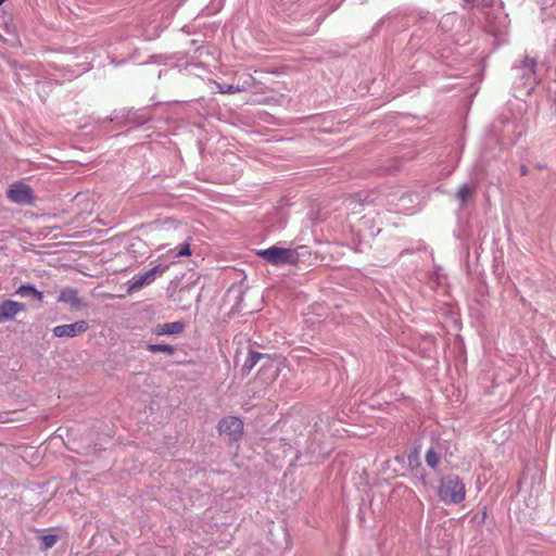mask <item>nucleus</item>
<instances>
[{"instance_id":"f257e3e1","label":"nucleus","mask_w":556,"mask_h":556,"mask_svg":"<svg viewBox=\"0 0 556 556\" xmlns=\"http://www.w3.org/2000/svg\"><path fill=\"white\" fill-rule=\"evenodd\" d=\"M438 494L445 504H459L466 497L465 484L457 475H446L440 480Z\"/></svg>"},{"instance_id":"f03ea898","label":"nucleus","mask_w":556,"mask_h":556,"mask_svg":"<svg viewBox=\"0 0 556 556\" xmlns=\"http://www.w3.org/2000/svg\"><path fill=\"white\" fill-rule=\"evenodd\" d=\"M256 254L274 266L295 265L300 260L295 250L276 245L260 250Z\"/></svg>"},{"instance_id":"7ed1b4c3","label":"nucleus","mask_w":556,"mask_h":556,"mask_svg":"<svg viewBox=\"0 0 556 556\" xmlns=\"http://www.w3.org/2000/svg\"><path fill=\"white\" fill-rule=\"evenodd\" d=\"M7 198L18 205H30L35 201L34 190L23 182H14L8 189Z\"/></svg>"},{"instance_id":"20e7f679","label":"nucleus","mask_w":556,"mask_h":556,"mask_svg":"<svg viewBox=\"0 0 556 556\" xmlns=\"http://www.w3.org/2000/svg\"><path fill=\"white\" fill-rule=\"evenodd\" d=\"M167 267V265L160 264L141 275L135 276L129 281V287L127 289L128 293L138 291L142 289L144 286L152 283L155 280L156 276H162L165 273Z\"/></svg>"},{"instance_id":"39448f33","label":"nucleus","mask_w":556,"mask_h":556,"mask_svg":"<svg viewBox=\"0 0 556 556\" xmlns=\"http://www.w3.org/2000/svg\"><path fill=\"white\" fill-rule=\"evenodd\" d=\"M218 431L228 435L230 441H237L242 434L243 422L238 417H225L218 422Z\"/></svg>"},{"instance_id":"423d86ee","label":"nucleus","mask_w":556,"mask_h":556,"mask_svg":"<svg viewBox=\"0 0 556 556\" xmlns=\"http://www.w3.org/2000/svg\"><path fill=\"white\" fill-rule=\"evenodd\" d=\"M89 328L86 320H78L73 324L59 325L52 329V333L58 338H75L85 333Z\"/></svg>"},{"instance_id":"0eeeda50","label":"nucleus","mask_w":556,"mask_h":556,"mask_svg":"<svg viewBox=\"0 0 556 556\" xmlns=\"http://www.w3.org/2000/svg\"><path fill=\"white\" fill-rule=\"evenodd\" d=\"M26 305L22 302L13 300H4L0 302V324L11 321L18 313L25 312Z\"/></svg>"},{"instance_id":"6e6552de","label":"nucleus","mask_w":556,"mask_h":556,"mask_svg":"<svg viewBox=\"0 0 556 556\" xmlns=\"http://www.w3.org/2000/svg\"><path fill=\"white\" fill-rule=\"evenodd\" d=\"M58 302L68 304L72 308H81L85 304L78 296V292L75 288L66 287L61 290Z\"/></svg>"},{"instance_id":"1a4fd4ad","label":"nucleus","mask_w":556,"mask_h":556,"mask_svg":"<svg viewBox=\"0 0 556 556\" xmlns=\"http://www.w3.org/2000/svg\"><path fill=\"white\" fill-rule=\"evenodd\" d=\"M184 329L185 324L178 320L156 325L153 329V333L156 336L179 334L184 331Z\"/></svg>"},{"instance_id":"9d476101","label":"nucleus","mask_w":556,"mask_h":556,"mask_svg":"<svg viewBox=\"0 0 556 556\" xmlns=\"http://www.w3.org/2000/svg\"><path fill=\"white\" fill-rule=\"evenodd\" d=\"M442 456V444L440 442H437L432 444L428 451L426 452L425 460L427 466H429L432 469H437L440 458Z\"/></svg>"},{"instance_id":"9b49d317","label":"nucleus","mask_w":556,"mask_h":556,"mask_svg":"<svg viewBox=\"0 0 556 556\" xmlns=\"http://www.w3.org/2000/svg\"><path fill=\"white\" fill-rule=\"evenodd\" d=\"M15 294L22 298H34L38 301H42L43 299V293L29 283L20 286L16 289Z\"/></svg>"},{"instance_id":"f8f14e48","label":"nucleus","mask_w":556,"mask_h":556,"mask_svg":"<svg viewBox=\"0 0 556 556\" xmlns=\"http://www.w3.org/2000/svg\"><path fill=\"white\" fill-rule=\"evenodd\" d=\"M476 190L475 184H464L459 187L456 199L459 201L460 205H465L467 201L473 195Z\"/></svg>"},{"instance_id":"ddd939ff","label":"nucleus","mask_w":556,"mask_h":556,"mask_svg":"<svg viewBox=\"0 0 556 556\" xmlns=\"http://www.w3.org/2000/svg\"><path fill=\"white\" fill-rule=\"evenodd\" d=\"M147 350L151 353H166L168 355H173L176 352V349L169 344H153L150 343L147 345Z\"/></svg>"},{"instance_id":"4468645a","label":"nucleus","mask_w":556,"mask_h":556,"mask_svg":"<svg viewBox=\"0 0 556 556\" xmlns=\"http://www.w3.org/2000/svg\"><path fill=\"white\" fill-rule=\"evenodd\" d=\"M217 87H218V91L220 93L231 94V93H238V92L243 91V88L240 87L239 85L233 86L230 84H218Z\"/></svg>"},{"instance_id":"2eb2a0df","label":"nucleus","mask_w":556,"mask_h":556,"mask_svg":"<svg viewBox=\"0 0 556 556\" xmlns=\"http://www.w3.org/2000/svg\"><path fill=\"white\" fill-rule=\"evenodd\" d=\"M41 541V548L48 549L51 548L56 543V535L55 534H45L40 536Z\"/></svg>"},{"instance_id":"dca6fc26","label":"nucleus","mask_w":556,"mask_h":556,"mask_svg":"<svg viewBox=\"0 0 556 556\" xmlns=\"http://www.w3.org/2000/svg\"><path fill=\"white\" fill-rule=\"evenodd\" d=\"M189 255H191V251H190V244L188 242H185L175 254V256H177V257L189 256Z\"/></svg>"},{"instance_id":"f3484780","label":"nucleus","mask_w":556,"mask_h":556,"mask_svg":"<svg viewBox=\"0 0 556 556\" xmlns=\"http://www.w3.org/2000/svg\"><path fill=\"white\" fill-rule=\"evenodd\" d=\"M255 365H256V363H254L252 359L248 358L242 366V371L245 374H249L254 368Z\"/></svg>"},{"instance_id":"a211bd4d","label":"nucleus","mask_w":556,"mask_h":556,"mask_svg":"<svg viewBox=\"0 0 556 556\" xmlns=\"http://www.w3.org/2000/svg\"><path fill=\"white\" fill-rule=\"evenodd\" d=\"M267 357V355L258 353V352H251L249 358L252 359L254 363H258L260 359Z\"/></svg>"},{"instance_id":"6ab92c4d","label":"nucleus","mask_w":556,"mask_h":556,"mask_svg":"<svg viewBox=\"0 0 556 556\" xmlns=\"http://www.w3.org/2000/svg\"><path fill=\"white\" fill-rule=\"evenodd\" d=\"M523 64H525V67L529 68L530 72H533L534 66H535V60L526 58Z\"/></svg>"},{"instance_id":"aec40b11","label":"nucleus","mask_w":556,"mask_h":556,"mask_svg":"<svg viewBox=\"0 0 556 556\" xmlns=\"http://www.w3.org/2000/svg\"><path fill=\"white\" fill-rule=\"evenodd\" d=\"M528 173H529L528 167L526 165H521L520 166V175L526 176V175H528Z\"/></svg>"},{"instance_id":"412c9836","label":"nucleus","mask_w":556,"mask_h":556,"mask_svg":"<svg viewBox=\"0 0 556 556\" xmlns=\"http://www.w3.org/2000/svg\"><path fill=\"white\" fill-rule=\"evenodd\" d=\"M536 167L540 168V169L544 168V166L542 164H540V163L536 165Z\"/></svg>"},{"instance_id":"4be33fe9","label":"nucleus","mask_w":556,"mask_h":556,"mask_svg":"<svg viewBox=\"0 0 556 556\" xmlns=\"http://www.w3.org/2000/svg\"><path fill=\"white\" fill-rule=\"evenodd\" d=\"M5 1H7V0H0V5H1L2 3H4Z\"/></svg>"},{"instance_id":"5701e85b","label":"nucleus","mask_w":556,"mask_h":556,"mask_svg":"<svg viewBox=\"0 0 556 556\" xmlns=\"http://www.w3.org/2000/svg\"><path fill=\"white\" fill-rule=\"evenodd\" d=\"M465 1L470 3V2H473L475 0H465Z\"/></svg>"}]
</instances>
